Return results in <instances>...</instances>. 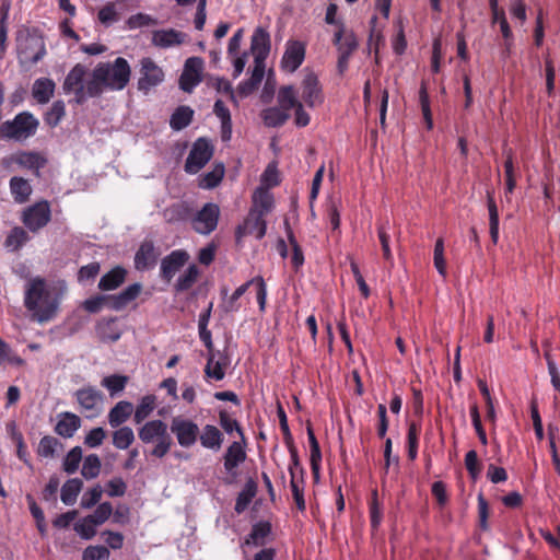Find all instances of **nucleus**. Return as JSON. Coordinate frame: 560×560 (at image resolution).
<instances>
[{
    "mask_svg": "<svg viewBox=\"0 0 560 560\" xmlns=\"http://www.w3.org/2000/svg\"><path fill=\"white\" fill-rule=\"evenodd\" d=\"M67 291L65 281L48 283L43 277L31 278L24 290V306L38 323L54 319Z\"/></svg>",
    "mask_w": 560,
    "mask_h": 560,
    "instance_id": "1",
    "label": "nucleus"
},
{
    "mask_svg": "<svg viewBox=\"0 0 560 560\" xmlns=\"http://www.w3.org/2000/svg\"><path fill=\"white\" fill-rule=\"evenodd\" d=\"M131 77L128 61L118 57L114 62H98L89 79V90L93 95H102L105 90H124Z\"/></svg>",
    "mask_w": 560,
    "mask_h": 560,
    "instance_id": "2",
    "label": "nucleus"
},
{
    "mask_svg": "<svg viewBox=\"0 0 560 560\" xmlns=\"http://www.w3.org/2000/svg\"><path fill=\"white\" fill-rule=\"evenodd\" d=\"M138 436L144 444L154 443L150 454L156 458H163L173 445L172 436L167 432V424L160 419L145 422L138 430Z\"/></svg>",
    "mask_w": 560,
    "mask_h": 560,
    "instance_id": "3",
    "label": "nucleus"
},
{
    "mask_svg": "<svg viewBox=\"0 0 560 560\" xmlns=\"http://www.w3.org/2000/svg\"><path fill=\"white\" fill-rule=\"evenodd\" d=\"M38 126L39 120L31 112H21L12 120L0 125V138L24 141L36 133Z\"/></svg>",
    "mask_w": 560,
    "mask_h": 560,
    "instance_id": "4",
    "label": "nucleus"
},
{
    "mask_svg": "<svg viewBox=\"0 0 560 560\" xmlns=\"http://www.w3.org/2000/svg\"><path fill=\"white\" fill-rule=\"evenodd\" d=\"M332 43L338 51V71L343 74L348 70L351 56L359 47L358 38L353 31L347 30L343 23H340L334 34Z\"/></svg>",
    "mask_w": 560,
    "mask_h": 560,
    "instance_id": "5",
    "label": "nucleus"
},
{
    "mask_svg": "<svg viewBox=\"0 0 560 560\" xmlns=\"http://www.w3.org/2000/svg\"><path fill=\"white\" fill-rule=\"evenodd\" d=\"M51 220L50 203L47 200H39L25 208L22 212V223L33 233H37Z\"/></svg>",
    "mask_w": 560,
    "mask_h": 560,
    "instance_id": "6",
    "label": "nucleus"
},
{
    "mask_svg": "<svg viewBox=\"0 0 560 560\" xmlns=\"http://www.w3.org/2000/svg\"><path fill=\"white\" fill-rule=\"evenodd\" d=\"M214 148L207 138H198L186 159L184 170L188 174L198 173L212 158Z\"/></svg>",
    "mask_w": 560,
    "mask_h": 560,
    "instance_id": "7",
    "label": "nucleus"
},
{
    "mask_svg": "<svg viewBox=\"0 0 560 560\" xmlns=\"http://www.w3.org/2000/svg\"><path fill=\"white\" fill-rule=\"evenodd\" d=\"M219 218V206L208 202L191 219V228L198 234L209 235L217 229Z\"/></svg>",
    "mask_w": 560,
    "mask_h": 560,
    "instance_id": "8",
    "label": "nucleus"
},
{
    "mask_svg": "<svg viewBox=\"0 0 560 560\" xmlns=\"http://www.w3.org/2000/svg\"><path fill=\"white\" fill-rule=\"evenodd\" d=\"M21 62L37 63L46 55L44 39L39 36L26 35L18 45Z\"/></svg>",
    "mask_w": 560,
    "mask_h": 560,
    "instance_id": "9",
    "label": "nucleus"
},
{
    "mask_svg": "<svg viewBox=\"0 0 560 560\" xmlns=\"http://www.w3.org/2000/svg\"><path fill=\"white\" fill-rule=\"evenodd\" d=\"M140 78L138 79V90L145 94L164 80V72L155 61L149 57L140 61Z\"/></svg>",
    "mask_w": 560,
    "mask_h": 560,
    "instance_id": "10",
    "label": "nucleus"
},
{
    "mask_svg": "<svg viewBox=\"0 0 560 560\" xmlns=\"http://www.w3.org/2000/svg\"><path fill=\"white\" fill-rule=\"evenodd\" d=\"M171 431L175 434L178 444L182 447H191L198 440L199 428L190 419L175 417L171 423Z\"/></svg>",
    "mask_w": 560,
    "mask_h": 560,
    "instance_id": "11",
    "label": "nucleus"
},
{
    "mask_svg": "<svg viewBox=\"0 0 560 560\" xmlns=\"http://www.w3.org/2000/svg\"><path fill=\"white\" fill-rule=\"evenodd\" d=\"M202 58L189 57L186 59L183 72L179 77V88L184 92H192V90L202 81Z\"/></svg>",
    "mask_w": 560,
    "mask_h": 560,
    "instance_id": "12",
    "label": "nucleus"
},
{
    "mask_svg": "<svg viewBox=\"0 0 560 560\" xmlns=\"http://www.w3.org/2000/svg\"><path fill=\"white\" fill-rule=\"evenodd\" d=\"M302 100L307 107L314 108L324 103V93L318 77L314 72L304 75L301 82Z\"/></svg>",
    "mask_w": 560,
    "mask_h": 560,
    "instance_id": "13",
    "label": "nucleus"
},
{
    "mask_svg": "<svg viewBox=\"0 0 560 560\" xmlns=\"http://www.w3.org/2000/svg\"><path fill=\"white\" fill-rule=\"evenodd\" d=\"M189 254L184 249H175L161 260L160 277L170 282L174 276L187 264Z\"/></svg>",
    "mask_w": 560,
    "mask_h": 560,
    "instance_id": "14",
    "label": "nucleus"
},
{
    "mask_svg": "<svg viewBox=\"0 0 560 560\" xmlns=\"http://www.w3.org/2000/svg\"><path fill=\"white\" fill-rule=\"evenodd\" d=\"M305 45L300 40L290 39L281 59V68L290 73L296 71L305 59Z\"/></svg>",
    "mask_w": 560,
    "mask_h": 560,
    "instance_id": "15",
    "label": "nucleus"
},
{
    "mask_svg": "<svg viewBox=\"0 0 560 560\" xmlns=\"http://www.w3.org/2000/svg\"><path fill=\"white\" fill-rule=\"evenodd\" d=\"M160 257L159 249L150 240H144L135 255V268L138 271H145L155 267Z\"/></svg>",
    "mask_w": 560,
    "mask_h": 560,
    "instance_id": "16",
    "label": "nucleus"
},
{
    "mask_svg": "<svg viewBox=\"0 0 560 560\" xmlns=\"http://www.w3.org/2000/svg\"><path fill=\"white\" fill-rule=\"evenodd\" d=\"M245 443L232 442L223 454V466L228 474L235 475V469L246 460Z\"/></svg>",
    "mask_w": 560,
    "mask_h": 560,
    "instance_id": "17",
    "label": "nucleus"
},
{
    "mask_svg": "<svg viewBox=\"0 0 560 560\" xmlns=\"http://www.w3.org/2000/svg\"><path fill=\"white\" fill-rule=\"evenodd\" d=\"M142 284L141 283H132L128 285L125 290H122L118 294L109 295V308L114 311H121L127 307L131 302H133L139 294L141 293Z\"/></svg>",
    "mask_w": 560,
    "mask_h": 560,
    "instance_id": "18",
    "label": "nucleus"
},
{
    "mask_svg": "<svg viewBox=\"0 0 560 560\" xmlns=\"http://www.w3.org/2000/svg\"><path fill=\"white\" fill-rule=\"evenodd\" d=\"M142 284L141 283H132L128 285L125 290H122L118 294L109 295V308L114 311H121L127 307L131 302H133L139 294L141 293Z\"/></svg>",
    "mask_w": 560,
    "mask_h": 560,
    "instance_id": "19",
    "label": "nucleus"
},
{
    "mask_svg": "<svg viewBox=\"0 0 560 560\" xmlns=\"http://www.w3.org/2000/svg\"><path fill=\"white\" fill-rule=\"evenodd\" d=\"M198 438L202 447L213 452L220 451L224 442L223 432L213 424H206Z\"/></svg>",
    "mask_w": 560,
    "mask_h": 560,
    "instance_id": "20",
    "label": "nucleus"
},
{
    "mask_svg": "<svg viewBox=\"0 0 560 560\" xmlns=\"http://www.w3.org/2000/svg\"><path fill=\"white\" fill-rule=\"evenodd\" d=\"M265 74V65L258 58L255 59V66L248 80L241 82L237 92L241 97H246L258 89Z\"/></svg>",
    "mask_w": 560,
    "mask_h": 560,
    "instance_id": "21",
    "label": "nucleus"
},
{
    "mask_svg": "<svg viewBox=\"0 0 560 560\" xmlns=\"http://www.w3.org/2000/svg\"><path fill=\"white\" fill-rule=\"evenodd\" d=\"M55 82L49 78H38L32 86V96L38 104H47L54 96Z\"/></svg>",
    "mask_w": 560,
    "mask_h": 560,
    "instance_id": "22",
    "label": "nucleus"
},
{
    "mask_svg": "<svg viewBox=\"0 0 560 560\" xmlns=\"http://www.w3.org/2000/svg\"><path fill=\"white\" fill-rule=\"evenodd\" d=\"M184 42V34L174 28L158 30L152 34V44L156 47L168 48L180 45Z\"/></svg>",
    "mask_w": 560,
    "mask_h": 560,
    "instance_id": "23",
    "label": "nucleus"
},
{
    "mask_svg": "<svg viewBox=\"0 0 560 560\" xmlns=\"http://www.w3.org/2000/svg\"><path fill=\"white\" fill-rule=\"evenodd\" d=\"M127 270L121 266H116L102 276L98 282V289L102 291H113L119 288L126 280Z\"/></svg>",
    "mask_w": 560,
    "mask_h": 560,
    "instance_id": "24",
    "label": "nucleus"
},
{
    "mask_svg": "<svg viewBox=\"0 0 560 560\" xmlns=\"http://www.w3.org/2000/svg\"><path fill=\"white\" fill-rule=\"evenodd\" d=\"M213 113L221 121L222 141H230L232 137V118L230 109L222 100H217L213 105Z\"/></svg>",
    "mask_w": 560,
    "mask_h": 560,
    "instance_id": "25",
    "label": "nucleus"
},
{
    "mask_svg": "<svg viewBox=\"0 0 560 560\" xmlns=\"http://www.w3.org/2000/svg\"><path fill=\"white\" fill-rule=\"evenodd\" d=\"M307 432V439L310 443V464L312 474L314 476V479L317 480L319 478V469H320V463H322V452L319 447V443L315 436L313 427L311 423L306 427Z\"/></svg>",
    "mask_w": 560,
    "mask_h": 560,
    "instance_id": "26",
    "label": "nucleus"
},
{
    "mask_svg": "<svg viewBox=\"0 0 560 560\" xmlns=\"http://www.w3.org/2000/svg\"><path fill=\"white\" fill-rule=\"evenodd\" d=\"M81 425V419L71 412H65L56 423L55 432L62 438H72Z\"/></svg>",
    "mask_w": 560,
    "mask_h": 560,
    "instance_id": "27",
    "label": "nucleus"
},
{
    "mask_svg": "<svg viewBox=\"0 0 560 560\" xmlns=\"http://www.w3.org/2000/svg\"><path fill=\"white\" fill-rule=\"evenodd\" d=\"M133 411V406L129 401L121 400L117 402L108 413V423L112 428H118L126 422Z\"/></svg>",
    "mask_w": 560,
    "mask_h": 560,
    "instance_id": "28",
    "label": "nucleus"
},
{
    "mask_svg": "<svg viewBox=\"0 0 560 560\" xmlns=\"http://www.w3.org/2000/svg\"><path fill=\"white\" fill-rule=\"evenodd\" d=\"M86 75V68L81 63H77L67 74L62 89L65 93H72V90L85 86L84 78Z\"/></svg>",
    "mask_w": 560,
    "mask_h": 560,
    "instance_id": "29",
    "label": "nucleus"
},
{
    "mask_svg": "<svg viewBox=\"0 0 560 560\" xmlns=\"http://www.w3.org/2000/svg\"><path fill=\"white\" fill-rule=\"evenodd\" d=\"M15 162L20 166L33 171L36 176H39V171L46 165L47 160L37 152H22L16 156Z\"/></svg>",
    "mask_w": 560,
    "mask_h": 560,
    "instance_id": "30",
    "label": "nucleus"
},
{
    "mask_svg": "<svg viewBox=\"0 0 560 560\" xmlns=\"http://www.w3.org/2000/svg\"><path fill=\"white\" fill-rule=\"evenodd\" d=\"M75 398L82 409L93 411L101 400L102 394L94 387L89 386L78 389Z\"/></svg>",
    "mask_w": 560,
    "mask_h": 560,
    "instance_id": "31",
    "label": "nucleus"
},
{
    "mask_svg": "<svg viewBox=\"0 0 560 560\" xmlns=\"http://www.w3.org/2000/svg\"><path fill=\"white\" fill-rule=\"evenodd\" d=\"M10 191L15 202L24 203L32 194V187L23 177L14 176L10 179Z\"/></svg>",
    "mask_w": 560,
    "mask_h": 560,
    "instance_id": "32",
    "label": "nucleus"
},
{
    "mask_svg": "<svg viewBox=\"0 0 560 560\" xmlns=\"http://www.w3.org/2000/svg\"><path fill=\"white\" fill-rule=\"evenodd\" d=\"M491 23H498L500 25V31L502 37L504 38V49L502 54L504 57H509L513 46V33L506 20L505 11L499 12L498 15L491 16Z\"/></svg>",
    "mask_w": 560,
    "mask_h": 560,
    "instance_id": "33",
    "label": "nucleus"
},
{
    "mask_svg": "<svg viewBox=\"0 0 560 560\" xmlns=\"http://www.w3.org/2000/svg\"><path fill=\"white\" fill-rule=\"evenodd\" d=\"M253 202L254 206L249 212L267 215L272 209L273 198L266 189L258 188L253 196Z\"/></svg>",
    "mask_w": 560,
    "mask_h": 560,
    "instance_id": "34",
    "label": "nucleus"
},
{
    "mask_svg": "<svg viewBox=\"0 0 560 560\" xmlns=\"http://www.w3.org/2000/svg\"><path fill=\"white\" fill-rule=\"evenodd\" d=\"M256 493L257 483L253 479H249L236 498L234 506L235 512L238 514L243 513L248 508Z\"/></svg>",
    "mask_w": 560,
    "mask_h": 560,
    "instance_id": "35",
    "label": "nucleus"
},
{
    "mask_svg": "<svg viewBox=\"0 0 560 560\" xmlns=\"http://www.w3.org/2000/svg\"><path fill=\"white\" fill-rule=\"evenodd\" d=\"M290 118V114L279 107H268L261 112V119L267 127L283 126Z\"/></svg>",
    "mask_w": 560,
    "mask_h": 560,
    "instance_id": "36",
    "label": "nucleus"
},
{
    "mask_svg": "<svg viewBox=\"0 0 560 560\" xmlns=\"http://www.w3.org/2000/svg\"><path fill=\"white\" fill-rule=\"evenodd\" d=\"M218 417L219 424L225 433L232 434L233 432H236L237 435L241 438V441L243 443H246L243 428L241 427L240 422L228 412V410L220 409L218 412Z\"/></svg>",
    "mask_w": 560,
    "mask_h": 560,
    "instance_id": "37",
    "label": "nucleus"
},
{
    "mask_svg": "<svg viewBox=\"0 0 560 560\" xmlns=\"http://www.w3.org/2000/svg\"><path fill=\"white\" fill-rule=\"evenodd\" d=\"M82 488L83 481L80 478H72L67 480L61 488V501L66 505L74 504Z\"/></svg>",
    "mask_w": 560,
    "mask_h": 560,
    "instance_id": "38",
    "label": "nucleus"
},
{
    "mask_svg": "<svg viewBox=\"0 0 560 560\" xmlns=\"http://www.w3.org/2000/svg\"><path fill=\"white\" fill-rule=\"evenodd\" d=\"M487 207L489 212V232L492 243L495 245L499 241V211L491 192H487Z\"/></svg>",
    "mask_w": 560,
    "mask_h": 560,
    "instance_id": "39",
    "label": "nucleus"
},
{
    "mask_svg": "<svg viewBox=\"0 0 560 560\" xmlns=\"http://www.w3.org/2000/svg\"><path fill=\"white\" fill-rule=\"evenodd\" d=\"M200 271L198 267L192 264L190 265L183 275H180L174 284L176 292H186L190 290L199 278Z\"/></svg>",
    "mask_w": 560,
    "mask_h": 560,
    "instance_id": "40",
    "label": "nucleus"
},
{
    "mask_svg": "<svg viewBox=\"0 0 560 560\" xmlns=\"http://www.w3.org/2000/svg\"><path fill=\"white\" fill-rule=\"evenodd\" d=\"M163 217L168 223L186 221L191 217V209L186 203H175L164 210Z\"/></svg>",
    "mask_w": 560,
    "mask_h": 560,
    "instance_id": "41",
    "label": "nucleus"
},
{
    "mask_svg": "<svg viewBox=\"0 0 560 560\" xmlns=\"http://www.w3.org/2000/svg\"><path fill=\"white\" fill-rule=\"evenodd\" d=\"M284 225H285L288 241L292 248L291 264H292L293 269L295 271H298L304 264L303 250H302L300 244L298 243L288 220L284 221Z\"/></svg>",
    "mask_w": 560,
    "mask_h": 560,
    "instance_id": "42",
    "label": "nucleus"
},
{
    "mask_svg": "<svg viewBox=\"0 0 560 560\" xmlns=\"http://www.w3.org/2000/svg\"><path fill=\"white\" fill-rule=\"evenodd\" d=\"M194 110L188 106H179L172 114L170 126L173 130H182L186 128L192 120Z\"/></svg>",
    "mask_w": 560,
    "mask_h": 560,
    "instance_id": "43",
    "label": "nucleus"
},
{
    "mask_svg": "<svg viewBox=\"0 0 560 560\" xmlns=\"http://www.w3.org/2000/svg\"><path fill=\"white\" fill-rule=\"evenodd\" d=\"M279 108L289 113L290 109L295 108L301 102L296 98L293 85H284L278 92Z\"/></svg>",
    "mask_w": 560,
    "mask_h": 560,
    "instance_id": "44",
    "label": "nucleus"
},
{
    "mask_svg": "<svg viewBox=\"0 0 560 560\" xmlns=\"http://www.w3.org/2000/svg\"><path fill=\"white\" fill-rule=\"evenodd\" d=\"M271 533V524L269 522H259L255 524L245 539L246 545H255L262 546L265 544V538L269 536Z\"/></svg>",
    "mask_w": 560,
    "mask_h": 560,
    "instance_id": "45",
    "label": "nucleus"
},
{
    "mask_svg": "<svg viewBox=\"0 0 560 560\" xmlns=\"http://www.w3.org/2000/svg\"><path fill=\"white\" fill-rule=\"evenodd\" d=\"M30 236L27 232L21 226H14L8 234L4 246L12 252L19 250L27 241Z\"/></svg>",
    "mask_w": 560,
    "mask_h": 560,
    "instance_id": "46",
    "label": "nucleus"
},
{
    "mask_svg": "<svg viewBox=\"0 0 560 560\" xmlns=\"http://www.w3.org/2000/svg\"><path fill=\"white\" fill-rule=\"evenodd\" d=\"M265 217L261 213L249 212L246 218L249 234H255L257 240H261L266 235L267 222Z\"/></svg>",
    "mask_w": 560,
    "mask_h": 560,
    "instance_id": "47",
    "label": "nucleus"
},
{
    "mask_svg": "<svg viewBox=\"0 0 560 560\" xmlns=\"http://www.w3.org/2000/svg\"><path fill=\"white\" fill-rule=\"evenodd\" d=\"M420 432H421L420 424H418L416 422H410L408 424L407 448H408V458L410 460H415L418 456Z\"/></svg>",
    "mask_w": 560,
    "mask_h": 560,
    "instance_id": "48",
    "label": "nucleus"
},
{
    "mask_svg": "<svg viewBox=\"0 0 560 560\" xmlns=\"http://www.w3.org/2000/svg\"><path fill=\"white\" fill-rule=\"evenodd\" d=\"M370 522L373 529H377L383 520V506L378 500L377 489L372 490L369 503Z\"/></svg>",
    "mask_w": 560,
    "mask_h": 560,
    "instance_id": "49",
    "label": "nucleus"
},
{
    "mask_svg": "<svg viewBox=\"0 0 560 560\" xmlns=\"http://www.w3.org/2000/svg\"><path fill=\"white\" fill-rule=\"evenodd\" d=\"M65 115H66V105H65L63 101L58 100V101H55L52 103L51 107L49 108V110L46 112V114L44 116V120H45L46 125L54 128L59 125V122L61 121V119L63 118Z\"/></svg>",
    "mask_w": 560,
    "mask_h": 560,
    "instance_id": "50",
    "label": "nucleus"
},
{
    "mask_svg": "<svg viewBox=\"0 0 560 560\" xmlns=\"http://www.w3.org/2000/svg\"><path fill=\"white\" fill-rule=\"evenodd\" d=\"M135 441V433L129 427H121L113 433V444L118 450H127Z\"/></svg>",
    "mask_w": 560,
    "mask_h": 560,
    "instance_id": "51",
    "label": "nucleus"
},
{
    "mask_svg": "<svg viewBox=\"0 0 560 560\" xmlns=\"http://www.w3.org/2000/svg\"><path fill=\"white\" fill-rule=\"evenodd\" d=\"M102 463L96 454L88 455L83 460L81 475L86 479H94L101 472Z\"/></svg>",
    "mask_w": 560,
    "mask_h": 560,
    "instance_id": "52",
    "label": "nucleus"
},
{
    "mask_svg": "<svg viewBox=\"0 0 560 560\" xmlns=\"http://www.w3.org/2000/svg\"><path fill=\"white\" fill-rule=\"evenodd\" d=\"M155 408V397L153 395H147L142 397L140 404L137 406L133 421L141 423L144 421Z\"/></svg>",
    "mask_w": 560,
    "mask_h": 560,
    "instance_id": "53",
    "label": "nucleus"
},
{
    "mask_svg": "<svg viewBox=\"0 0 560 560\" xmlns=\"http://www.w3.org/2000/svg\"><path fill=\"white\" fill-rule=\"evenodd\" d=\"M58 446H61V443L57 438L45 435L39 441L37 455L44 458L55 457Z\"/></svg>",
    "mask_w": 560,
    "mask_h": 560,
    "instance_id": "54",
    "label": "nucleus"
},
{
    "mask_svg": "<svg viewBox=\"0 0 560 560\" xmlns=\"http://www.w3.org/2000/svg\"><path fill=\"white\" fill-rule=\"evenodd\" d=\"M82 460V448L80 446H74L71 448L63 458L62 469L68 475L74 474L80 466Z\"/></svg>",
    "mask_w": 560,
    "mask_h": 560,
    "instance_id": "55",
    "label": "nucleus"
},
{
    "mask_svg": "<svg viewBox=\"0 0 560 560\" xmlns=\"http://www.w3.org/2000/svg\"><path fill=\"white\" fill-rule=\"evenodd\" d=\"M377 236L381 243L383 258L389 266L394 265V256L389 246L390 235L388 233L387 223H382L377 226Z\"/></svg>",
    "mask_w": 560,
    "mask_h": 560,
    "instance_id": "56",
    "label": "nucleus"
},
{
    "mask_svg": "<svg viewBox=\"0 0 560 560\" xmlns=\"http://www.w3.org/2000/svg\"><path fill=\"white\" fill-rule=\"evenodd\" d=\"M224 176V165L217 164L212 171L202 175L200 179V186L206 189H212L217 187Z\"/></svg>",
    "mask_w": 560,
    "mask_h": 560,
    "instance_id": "57",
    "label": "nucleus"
},
{
    "mask_svg": "<svg viewBox=\"0 0 560 560\" xmlns=\"http://www.w3.org/2000/svg\"><path fill=\"white\" fill-rule=\"evenodd\" d=\"M205 375L207 378L214 381H222L224 378L225 368L215 361V353L208 354Z\"/></svg>",
    "mask_w": 560,
    "mask_h": 560,
    "instance_id": "58",
    "label": "nucleus"
},
{
    "mask_svg": "<svg viewBox=\"0 0 560 560\" xmlns=\"http://www.w3.org/2000/svg\"><path fill=\"white\" fill-rule=\"evenodd\" d=\"M113 514V505L110 502H103L97 505L93 514L88 515V522L92 524L102 525Z\"/></svg>",
    "mask_w": 560,
    "mask_h": 560,
    "instance_id": "59",
    "label": "nucleus"
},
{
    "mask_svg": "<svg viewBox=\"0 0 560 560\" xmlns=\"http://www.w3.org/2000/svg\"><path fill=\"white\" fill-rule=\"evenodd\" d=\"M419 101L427 128L431 130L433 128V119L430 108V98L424 83L421 84L419 90Z\"/></svg>",
    "mask_w": 560,
    "mask_h": 560,
    "instance_id": "60",
    "label": "nucleus"
},
{
    "mask_svg": "<svg viewBox=\"0 0 560 560\" xmlns=\"http://www.w3.org/2000/svg\"><path fill=\"white\" fill-rule=\"evenodd\" d=\"M128 383V377L125 375H109L102 380V385L106 387L110 395H115L119 392H121Z\"/></svg>",
    "mask_w": 560,
    "mask_h": 560,
    "instance_id": "61",
    "label": "nucleus"
},
{
    "mask_svg": "<svg viewBox=\"0 0 560 560\" xmlns=\"http://www.w3.org/2000/svg\"><path fill=\"white\" fill-rule=\"evenodd\" d=\"M109 295H94L83 302V308L92 314L98 313L105 305L109 307Z\"/></svg>",
    "mask_w": 560,
    "mask_h": 560,
    "instance_id": "62",
    "label": "nucleus"
},
{
    "mask_svg": "<svg viewBox=\"0 0 560 560\" xmlns=\"http://www.w3.org/2000/svg\"><path fill=\"white\" fill-rule=\"evenodd\" d=\"M465 466L472 480H476L481 472V464L475 450H470L465 455Z\"/></svg>",
    "mask_w": 560,
    "mask_h": 560,
    "instance_id": "63",
    "label": "nucleus"
},
{
    "mask_svg": "<svg viewBox=\"0 0 560 560\" xmlns=\"http://www.w3.org/2000/svg\"><path fill=\"white\" fill-rule=\"evenodd\" d=\"M109 551L104 546H89L82 556V560H107Z\"/></svg>",
    "mask_w": 560,
    "mask_h": 560,
    "instance_id": "64",
    "label": "nucleus"
}]
</instances>
